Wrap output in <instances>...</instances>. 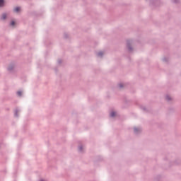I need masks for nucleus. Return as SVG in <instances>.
<instances>
[{"label":"nucleus","mask_w":181,"mask_h":181,"mask_svg":"<svg viewBox=\"0 0 181 181\" xmlns=\"http://www.w3.org/2000/svg\"><path fill=\"white\" fill-rule=\"evenodd\" d=\"M167 100H170V98H169V97H168V96H167Z\"/></svg>","instance_id":"9"},{"label":"nucleus","mask_w":181,"mask_h":181,"mask_svg":"<svg viewBox=\"0 0 181 181\" xmlns=\"http://www.w3.org/2000/svg\"><path fill=\"white\" fill-rule=\"evenodd\" d=\"M98 56H103V52H99Z\"/></svg>","instance_id":"8"},{"label":"nucleus","mask_w":181,"mask_h":181,"mask_svg":"<svg viewBox=\"0 0 181 181\" xmlns=\"http://www.w3.org/2000/svg\"><path fill=\"white\" fill-rule=\"evenodd\" d=\"M40 181H45V180H41Z\"/></svg>","instance_id":"11"},{"label":"nucleus","mask_w":181,"mask_h":181,"mask_svg":"<svg viewBox=\"0 0 181 181\" xmlns=\"http://www.w3.org/2000/svg\"><path fill=\"white\" fill-rule=\"evenodd\" d=\"M119 86H120V87H122V86L121 84Z\"/></svg>","instance_id":"10"},{"label":"nucleus","mask_w":181,"mask_h":181,"mask_svg":"<svg viewBox=\"0 0 181 181\" xmlns=\"http://www.w3.org/2000/svg\"><path fill=\"white\" fill-rule=\"evenodd\" d=\"M4 0H0V7H1V6H4Z\"/></svg>","instance_id":"3"},{"label":"nucleus","mask_w":181,"mask_h":181,"mask_svg":"<svg viewBox=\"0 0 181 181\" xmlns=\"http://www.w3.org/2000/svg\"><path fill=\"white\" fill-rule=\"evenodd\" d=\"M17 94H18V95H19V97H21V95H22V92L18 91V92H17Z\"/></svg>","instance_id":"5"},{"label":"nucleus","mask_w":181,"mask_h":181,"mask_svg":"<svg viewBox=\"0 0 181 181\" xmlns=\"http://www.w3.org/2000/svg\"><path fill=\"white\" fill-rule=\"evenodd\" d=\"M19 11H21V8L20 7H16L14 8V12H19Z\"/></svg>","instance_id":"1"},{"label":"nucleus","mask_w":181,"mask_h":181,"mask_svg":"<svg viewBox=\"0 0 181 181\" xmlns=\"http://www.w3.org/2000/svg\"><path fill=\"white\" fill-rule=\"evenodd\" d=\"M1 19H6V14H3L1 16Z\"/></svg>","instance_id":"4"},{"label":"nucleus","mask_w":181,"mask_h":181,"mask_svg":"<svg viewBox=\"0 0 181 181\" xmlns=\"http://www.w3.org/2000/svg\"><path fill=\"white\" fill-rule=\"evenodd\" d=\"M116 115H117V113L115 112H112L110 113V117H115Z\"/></svg>","instance_id":"2"},{"label":"nucleus","mask_w":181,"mask_h":181,"mask_svg":"<svg viewBox=\"0 0 181 181\" xmlns=\"http://www.w3.org/2000/svg\"><path fill=\"white\" fill-rule=\"evenodd\" d=\"M138 131H139V129H138V128H134V132H138Z\"/></svg>","instance_id":"7"},{"label":"nucleus","mask_w":181,"mask_h":181,"mask_svg":"<svg viewBox=\"0 0 181 181\" xmlns=\"http://www.w3.org/2000/svg\"><path fill=\"white\" fill-rule=\"evenodd\" d=\"M11 26H15V21H12V22L11 23Z\"/></svg>","instance_id":"6"}]
</instances>
